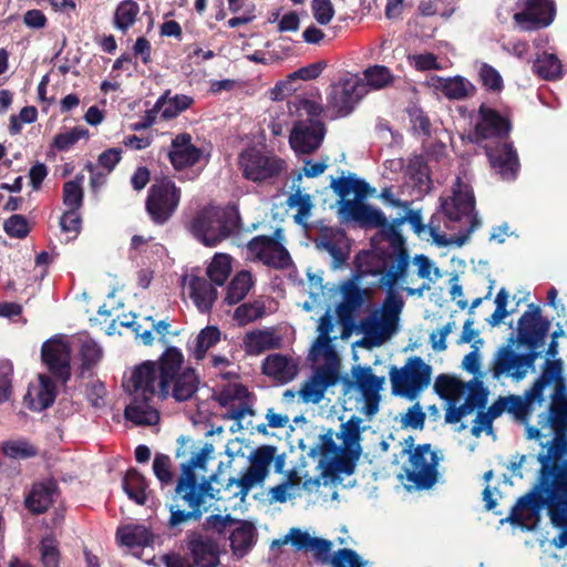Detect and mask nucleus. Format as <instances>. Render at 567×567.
<instances>
[{
    "mask_svg": "<svg viewBox=\"0 0 567 567\" xmlns=\"http://www.w3.org/2000/svg\"><path fill=\"white\" fill-rule=\"evenodd\" d=\"M220 340V330L215 326H208L200 330L196 338L194 355L202 360L206 352Z\"/></svg>",
    "mask_w": 567,
    "mask_h": 567,
    "instance_id": "57",
    "label": "nucleus"
},
{
    "mask_svg": "<svg viewBox=\"0 0 567 567\" xmlns=\"http://www.w3.org/2000/svg\"><path fill=\"white\" fill-rule=\"evenodd\" d=\"M181 200V189L174 182L163 178L148 189L146 210L156 224L166 223L176 212Z\"/></svg>",
    "mask_w": 567,
    "mask_h": 567,
    "instance_id": "16",
    "label": "nucleus"
},
{
    "mask_svg": "<svg viewBox=\"0 0 567 567\" xmlns=\"http://www.w3.org/2000/svg\"><path fill=\"white\" fill-rule=\"evenodd\" d=\"M321 272L307 271V281L302 282L305 291L309 293V300L301 305L305 311H313L322 306L324 291Z\"/></svg>",
    "mask_w": 567,
    "mask_h": 567,
    "instance_id": "44",
    "label": "nucleus"
},
{
    "mask_svg": "<svg viewBox=\"0 0 567 567\" xmlns=\"http://www.w3.org/2000/svg\"><path fill=\"white\" fill-rule=\"evenodd\" d=\"M252 286L251 275L248 271L238 272L229 284L226 295V302L229 305L241 301Z\"/></svg>",
    "mask_w": 567,
    "mask_h": 567,
    "instance_id": "53",
    "label": "nucleus"
},
{
    "mask_svg": "<svg viewBox=\"0 0 567 567\" xmlns=\"http://www.w3.org/2000/svg\"><path fill=\"white\" fill-rule=\"evenodd\" d=\"M309 357L313 361L324 360L329 364L328 368L336 369L334 365L338 363V357L331 344V338L317 337L310 349Z\"/></svg>",
    "mask_w": 567,
    "mask_h": 567,
    "instance_id": "56",
    "label": "nucleus"
},
{
    "mask_svg": "<svg viewBox=\"0 0 567 567\" xmlns=\"http://www.w3.org/2000/svg\"><path fill=\"white\" fill-rule=\"evenodd\" d=\"M542 392L543 385L539 382H536L526 393L525 399L517 395L506 396V408L507 412L513 414L520 423L525 424L526 437L528 440L540 441L543 437L553 436V439L547 443L540 442V445L543 446V451L540 453H547L548 449L559 434L558 425L554 422L555 409H557V406H564L567 409V400L561 398L553 400L548 411L539 414L538 416V424L540 427H535L528 424L530 405L536 399L542 400ZM561 432L563 437L567 439V424L564 426Z\"/></svg>",
    "mask_w": 567,
    "mask_h": 567,
    "instance_id": "6",
    "label": "nucleus"
},
{
    "mask_svg": "<svg viewBox=\"0 0 567 567\" xmlns=\"http://www.w3.org/2000/svg\"><path fill=\"white\" fill-rule=\"evenodd\" d=\"M437 456L429 445L416 447L404 465L409 487L429 488L437 480Z\"/></svg>",
    "mask_w": 567,
    "mask_h": 567,
    "instance_id": "18",
    "label": "nucleus"
},
{
    "mask_svg": "<svg viewBox=\"0 0 567 567\" xmlns=\"http://www.w3.org/2000/svg\"><path fill=\"white\" fill-rule=\"evenodd\" d=\"M280 338L271 329H258L246 333L243 347L247 354L258 355L264 351L278 348Z\"/></svg>",
    "mask_w": 567,
    "mask_h": 567,
    "instance_id": "39",
    "label": "nucleus"
},
{
    "mask_svg": "<svg viewBox=\"0 0 567 567\" xmlns=\"http://www.w3.org/2000/svg\"><path fill=\"white\" fill-rule=\"evenodd\" d=\"M79 341L83 364L87 368L95 364L102 357V350L99 344L87 337L80 338Z\"/></svg>",
    "mask_w": 567,
    "mask_h": 567,
    "instance_id": "63",
    "label": "nucleus"
},
{
    "mask_svg": "<svg viewBox=\"0 0 567 567\" xmlns=\"http://www.w3.org/2000/svg\"><path fill=\"white\" fill-rule=\"evenodd\" d=\"M474 195L471 186L461 177H457L452 188V195L442 198L441 208L451 221L465 219L470 225L465 233L447 238L440 231L439 226H435L432 221L429 225H423L422 215L417 210H409L406 219L416 234L420 235L423 231H427L437 246L455 245L456 247H462L481 225V220L474 214Z\"/></svg>",
    "mask_w": 567,
    "mask_h": 567,
    "instance_id": "4",
    "label": "nucleus"
},
{
    "mask_svg": "<svg viewBox=\"0 0 567 567\" xmlns=\"http://www.w3.org/2000/svg\"><path fill=\"white\" fill-rule=\"evenodd\" d=\"M56 386L52 379L40 374L37 382L29 385L24 395V402L33 411H42L49 408L55 400Z\"/></svg>",
    "mask_w": 567,
    "mask_h": 567,
    "instance_id": "35",
    "label": "nucleus"
},
{
    "mask_svg": "<svg viewBox=\"0 0 567 567\" xmlns=\"http://www.w3.org/2000/svg\"><path fill=\"white\" fill-rule=\"evenodd\" d=\"M117 540L126 547H144L151 543L152 535L141 525H127L117 529Z\"/></svg>",
    "mask_w": 567,
    "mask_h": 567,
    "instance_id": "48",
    "label": "nucleus"
},
{
    "mask_svg": "<svg viewBox=\"0 0 567 567\" xmlns=\"http://www.w3.org/2000/svg\"><path fill=\"white\" fill-rule=\"evenodd\" d=\"M255 528L247 522H240L231 529L229 540L235 556L244 557L255 545Z\"/></svg>",
    "mask_w": 567,
    "mask_h": 567,
    "instance_id": "41",
    "label": "nucleus"
},
{
    "mask_svg": "<svg viewBox=\"0 0 567 567\" xmlns=\"http://www.w3.org/2000/svg\"><path fill=\"white\" fill-rule=\"evenodd\" d=\"M140 10L138 3L134 0L121 1L114 12V28L126 33L127 30L136 22Z\"/></svg>",
    "mask_w": 567,
    "mask_h": 567,
    "instance_id": "47",
    "label": "nucleus"
},
{
    "mask_svg": "<svg viewBox=\"0 0 567 567\" xmlns=\"http://www.w3.org/2000/svg\"><path fill=\"white\" fill-rule=\"evenodd\" d=\"M214 446L205 443L195 446L189 457L182 463V474L177 481L175 492L189 507V512L179 508L178 505H171L169 526L176 527L189 520H197L212 508L215 497L212 476L206 480L207 464L214 458Z\"/></svg>",
    "mask_w": 567,
    "mask_h": 567,
    "instance_id": "3",
    "label": "nucleus"
},
{
    "mask_svg": "<svg viewBox=\"0 0 567 567\" xmlns=\"http://www.w3.org/2000/svg\"><path fill=\"white\" fill-rule=\"evenodd\" d=\"M151 398H132V402L125 408V419L135 425H154L159 420L157 409L152 404Z\"/></svg>",
    "mask_w": 567,
    "mask_h": 567,
    "instance_id": "38",
    "label": "nucleus"
},
{
    "mask_svg": "<svg viewBox=\"0 0 567 567\" xmlns=\"http://www.w3.org/2000/svg\"><path fill=\"white\" fill-rule=\"evenodd\" d=\"M359 260L363 275L379 276L380 286L388 292L381 307L361 319L358 326L363 334V346L380 347L399 329L404 301L395 288L405 278L409 256L400 250L396 255H368L360 257Z\"/></svg>",
    "mask_w": 567,
    "mask_h": 567,
    "instance_id": "1",
    "label": "nucleus"
},
{
    "mask_svg": "<svg viewBox=\"0 0 567 567\" xmlns=\"http://www.w3.org/2000/svg\"><path fill=\"white\" fill-rule=\"evenodd\" d=\"M334 567H371L352 549H340L331 558Z\"/></svg>",
    "mask_w": 567,
    "mask_h": 567,
    "instance_id": "61",
    "label": "nucleus"
},
{
    "mask_svg": "<svg viewBox=\"0 0 567 567\" xmlns=\"http://www.w3.org/2000/svg\"><path fill=\"white\" fill-rule=\"evenodd\" d=\"M188 549L198 567H216L220 563L223 545L219 537L210 534L192 533L188 536Z\"/></svg>",
    "mask_w": 567,
    "mask_h": 567,
    "instance_id": "21",
    "label": "nucleus"
},
{
    "mask_svg": "<svg viewBox=\"0 0 567 567\" xmlns=\"http://www.w3.org/2000/svg\"><path fill=\"white\" fill-rule=\"evenodd\" d=\"M478 115L475 131L482 138L503 137L511 130L508 120L485 104L481 105Z\"/></svg>",
    "mask_w": 567,
    "mask_h": 567,
    "instance_id": "32",
    "label": "nucleus"
},
{
    "mask_svg": "<svg viewBox=\"0 0 567 567\" xmlns=\"http://www.w3.org/2000/svg\"><path fill=\"white\" fill-rule=\"evenodd\" d=\"M183 354L177 348H168L161 357L159 363L145 361L137 365L124 383L132 398H159L169 394V383L179 371Z\"/></svg>",
    "mask_w": 567,
    "mask_h": 567,
    "instance_id": "5",
    "label": "nucleus"
},
{
    "mask_svg": "<svg viewBox=\"0 0 567 567\" xmlns=\"http://www.w3.org/2000/svg\"><path fill=\"white\" fill-rule=\"evenodd\" d=\"M360 424L361 420L355 416L343 423L337 433L339 445L334 443L332 433L322 437L320 462L327 470L346 474L353 472L354 463L361 454Z\"/></svg>",
    "mask_w": 567,
    "mask_h": 567,
    "instance_id": "8",
    "label": "nucleus"
},
{
    "mask_svg": "<svg viewBox=\"0 0 567 567\" xmlns=\"http://www.w3.org/2000/svg\"><path fill=\"white\" fill-rule=\"evenodd\" d=\"M288 539L298 549L311 550L316 558L327 561L332 550L330 540L311 536L308 532L298 528H291Z\"/></svg>",
    "mask_w": 567,
    "mask_h": 567,
    "instance_id": "37",
    "label": "nucleus"
},
{
    "mask_svg": "<svg viewBox=\"0 0 567 567\" xmlns=\"http://www.w3.org/2000/svg\"><path fill=\"white\" fill-rule=\"evenodd\" d=\"M322 72V68L320 64H310L308 66L301 68L288 76V80L281 83H278L275 89L271 91L275 100L282 99L287 92L293 91L295 89L291 86V81L296 79L300 80H313L320 75Z\"/></svg>",
    "mask_w": 567,
    "mask_h": 567,
    "instance_id": "51",
    "label": "nucleus"
},
{
    "mask_svg": "<svg viewBox=\"0 0 567 567\" xmlns=\"http://www.w3.org/2000/svg\"><path fill=\"white\" fill-rule=\"evenodd\" d=\"M483 346V340H475L472 344L473 350L467 353L462 360V368L473 374V379L467 383V390L471 395H477L480 403L486 402L488 390L484 385V379L489 375L488 370L486 372L481 370L482 355L480 348Z\"/></svg>",
    "mask_w": 567,
    "mask_h": 567,
    "instance_id": "27",
    "label": "nucleus"
},
{
    "mask_svg": "<svg viewBox=\"0 0 567 567\" xmlns=\"http://www.w3.org/2000/svg\"><path fill=\"white\" fill-rule=\"evenodd\" d=\"M55 484L52 482L34 484L25 498V506L33 513H43L53 502Z\"/></svg>",
    "mask_w": 567,
    "mask_h": 567,
    "instance_id": "43",
    "label": "nucleus"
},
{
    "mask_svg": "<svg viewBox=\"0 0 567 567\" xmlns=\"http://www.w3.org/2000/svg\"><path fill=\"white\" fill-rule=\"evenodd\" d=\"M520 11L514 14L515 23L522 30H536L548 27L555 17L553 0H519Z\"/></svg>",
    "mask_w": 567,
    "mask_h": 567,
    "instance_id": "20",
    "label": "nucleus"
},
{
    "mask_svg": "<svg viewBox=\"0 0 567 567\" xmlns=\"http://www.w3.org/2000/svg\"><path fill=\"white\" fill-rule=\"evenodd\" d=\"M262 372L280 383H288L297 377L298 363L291 357L272 353L264 360Z\"/></svg>",
    "mask_w": 567,
    "mask_h": 567,
    "instance_id": "36",
    "label": "nucleus"
},
{
    "mask_svg": "<svg viewBox=\"0 0 567 567\" xmlns=\"http://www.w3.org/2000/svg\"><path fill=\"white\" fill-rule=\"evenodd\" d=\"M384 383L385 378L375 375L371 367H352L348 386L358 393V401L362 404L361 410L365 415L372 416L379 411Z\"/></svg>",
    "mask_w": 567,
    "mask_h": 567,
    "instance_id": "15",
    "label": "nucleus"
},
{
    "mask_svg": "<svg viewBox=\"0 0 567 567\" xmlns=\"http://www.w3.org/2000/svg\"><path fill=\"white\" fill-rule=\"evenodd\" d=\"M192 141V135L188 133L177 134L172 140L168 157L175 169L181 171L190 167L202 159L203 151L195 146Z\"/></svg>",
    "mask_w": 567,
    "mask_h": 567,
    "instance_id": "29",
    "label": "nucleus"
},
{
    "mask_svg": "<svg viewBox=\"0 0 567 567\" xmlns=\"http://www.w3.org/2000/svg\"><path fill=\"white\" fill-rule=\"evenodd\" d=\"M370 255H380L379 252H362L357 256L358 275L353 279H348L339 285L341 300L337 305L336 311L341 322H351L355 313L371 299L370 289H362L358 281L365 277L361 270L360 257Z\"/></svg>",
    "mask_w": 567,
    "mask_h": 567,
    "instance_id": "17",
    "label": "nucleus"
},
{
    "mask_svg": "<svg viewBox=\"0 0 567 567\" xmlns=\"http://www.w3.org/2000/svg\"><path fill=\"white\" fill-rule=\"evenodd\" d=\"M277 449L271 445H264L249 455V467L241 475L245 489H252L262 484L269 473V466L275 460Z\"/></svg>",
    "mask_w": 567,
    "mask_h": 567,
    "instance_id": "26",
    "label": "nucleus"
},
{
    "mask_svg": "<svg viewBox=\"0 0 567 567\" xmlns=\"http://www.w3.org/2000/svg\"><path fill=\"white\" fill-rule=\"evenodd\" d=\"M182 293L193 301L198 311L209 312L217 299L216 288L204 277L194 272L185 274L181 280Z\"/></svg>",
    "mask_w": 567,
    "mask_h": 567,
    "instance_id": "22",
    "label": "nucleus"
},
{
    "mask_svg": "<svg viewBox=\"0 0 567 567\" xmlns=\"http://www.w3.org/2000/svg\"><path fill=\"white\" fill-rule=\"evenodd\" d=\"M247 248L250 257L256 258L268 266L284 268L290 262V256L287 249L278 239L258 236L249 241Z\"/></svg>",
    "mask_w": 567,
    "mask_h": 567,
    "instance_id": "24",
    "label": "nucleus"
},
{
    "mask_svg": "<svg viewBox=\"0 0 567 567\" xmlns=\"http://www.w3.org/2000/svg\"><path fill=\"white\" fill-rule=\"evenodd\" d=\"M175 380L172 395L176 401H186L190 399L197 390L198 378L190 368L185 369L182 373L173 378Z\"/></svg>",
    "mask_w": 567,
    "mask_h": 567,
    "instance_id": "46",
    "label": "nucleus"
},
{
    "mask_svg": "<svg viewBox=\"0 0 567 567\" xmlns=\"http://www.w3.org/2000/svg\"><path fill=\"white\" fill-rule=\"evenodd\" d=\"M311 12L313 19L320 25L329 24L334 17V8L331 0H312Z\"/></svg>",
    "mask_w": 567,
    "mask_h": 567,
    "instance_id": "64",
    "label": "nucleus"
},
{
    "mask_svg": "<svg viewBox=\"0 0 567 567\" xmlns=\"http://www.w3.org/2000/svg\"><path fill=\"white\" fill-rule=\"evenodd\" d=\"M554 422L558 425L559 434L547 453H539L540 464L538 487L544 495L551 524L560 532L551 544L557 548L567 547V439L563 437V429L567 424V409H555Z\"/></svg>",
    "mask_w": 567,
    "mask_h": 567,
    "instance_id": "2",
    "label": "nucleus"
},
{
    "mask_svg": "<svg viewBox=\"0 0 567 567\" xmlns=\"http://www.w3.org/2000/svg\"><path fill=\"white\" fill-rule=\"evenodd\" d=\"M389 379L394 395L412 401L430 385L432 367L421 357L413 355L408 358L401 368L392 365L389 370Z\"/></svg>",
    "mask_w": 567,
    "mask_h": 567,
    "instance_id": "11",
    "label": "nucleus"
},
{
    "mask_svg": "<svg viewBox=\"0 0 567 567\" xmlns=\"http://www.w3.org/2000/svg\"><path fill=\"white\" fill-rule=\"evenodd\" d=\"M486 153L494 169L503 179H514L519 167L518 157L511 144L486 147Z\"/></svg>",
    "mask_w": 567,
    "mask_h": 567,
    "instance_id": "33",
    "label": "nucleus"
},
{
    "mask_svg": "<svg viewBox=\"0 0 567 567\" xmlns=\"http://www.w3.org/2000/svg\"><path fill=\"white\" fill-rule=\"evenodd\" d=\"M0 450L9 458H29L37 454V449L25 439H10L0 444Z\"/></svg>",
    "mask_w": 567,
    "mask_h": 567,
    "instance_id": "54",
    "label": "nucleus"
},
{
    "mask_svg": "<svg viewBox=\"0 0 567 567\" xmlns=\"http://www.w3.org/2000/svg\"><path fill=\"white\" fill-rule=\"evenodd\" d=\"M266 313V308L262 301L255 300L252 302H245L238 306L234 312V319L238 324L245 326L252 322Z\"/></svg>",
    "mask_w": 567,
    "mask_h": 567,
    "instance_id": "58",
    "label": "nucleus"
},
{
    "mask_svg": "<svg viewBox=\"0 0 567 567\" xmlns=\"http://www.w3.org/2000/svg\"><path fill=\"white\" fill-rule=\"evenodd\" d=\"M287 205L290 209L296 210V223L306 226L315 206L311 196L298 188L288 197Z\"/></svg>",
    "mask_w": 567,
    "mask_h": 567,
    "instance_id": "50",
    "label": "nucleus"
},
{
    "mask_svg": "<svg viewBox=\"0 0 567 567\" xmlns=\"http://www.w3.org/2000/svg\"><path fill=\"white\" fill-rule=\"evenodd\" d=\"M83 177H76L74 181L66 182L63 188V202L69 209H79L83 200L82 190Z\"/></svg>",
    "mask_w": 567,
    "mask_h": 567,
    "instance_id": "59",
    "label": "nucleus"
},
{
    "mask_svg": "<svg viewBox=\"0 0 567 567\" xmlns=\"http://www.w3.org/2000/svg\"><path fill=\"white\" fill-rule=\"evenodd\" d=\"M218 403L225 409L223 417L231 421L230 431L238 432L252 426L254 400L248 390L239 383H229L217 393Z\"/></svg>",
    "mask_w": 567,
    "mask_h": 567,
    "instance_id": "12",
    "label": "nucleus"
},
{
    "mask_svg": "<svg viewBox=\"0 0 567 567\" xmlns=\"http://www.w3.org/2000/svg\"><path fill=\"white\" fill-rule=\"evenodd\" d=\"M41 560L45 567H58L60 554L52 536L43 537L40 544Z\"/></svg>",
    "mask_w": 567,
    "mask_h": 567,
    "instance_id": "62",
    "label": "nucleus"
},
{
    "mask_svg": "<svg viewBox=\"0 0 567 567\" xmlns=\"http://www.w3.org/2000/svg\"><path fill=\"white\" fill-rule=\"evenodd\" d=\"M330 187L341 198L339 202L338 214L343 221H362L383 225L386 219L383 214L357 200L346 199L353 194L358 198H364L369 193V185L357 178L354 175L348 177H332Z\"/></svg>",
    "mask_w": 567,
    "mask_h": 567,
    "instance_id": "9",
    "label": "nucleus"
},
{
    "mask_svg": "<svg viewBox=\"0 0 567 567\" xmlns=\"http://www.w3.org/2000/svg\"><path fill=\"white\" fill-rule=\"evenodd\" d=\"M337 380V369L320 368L302 384L297 394L303 403L317 404L322 400L327 389L336 384Z\"/></svg>",
    "mask_w": 567,
    "mask_h": 567,
    "instance_id": "28",
    "label": "nucleus"
},
{
    "mask_svg": "<svg viewBox=\"0 0 567 567\" xmlns=\"http://www.w3.org/2000/svg\"><path fill=\"white\" fill-rule=\"evenodd\" d=\"M243 176L251 182H262L280 173L284 162L256 147L243 151L238 158Z\"/></svg>",
    "mask_w": 567,
    "mask_h": 567,
    "instance_id": "19",
    "label": "nucleus"
},
{
    "mask_svg": "<svg viewBox=\"0 0 567 567\" xmlns=\"http://www.w3.org/2000/svg\"><path fill=\"white\" fill-rule=\"evenodd\" d=\"M123 489L130 499L138 505L146 502L147 483L145 477L136 470H130L123 478Z\"/></svg>",
    "mask_w": 567,
    "mask_h": 567,
    "instance_id": "49",
    "label": "nucleus"
},
{
    "mask_svg": "<svg viewBox=\"0 0 567 567\" xmlns=\"http://www.w3.org/2000/svg\"><path fill=\"white\" fill-rule=\"evenodd\" d=\"M236 208L208 207L200 210L192 223L193 235L206 246H216L231 233L241 229Z\"/></svg>",
    "mask_w": 567,
    "mask_h": 567,
    "instance_id": "10",
    "label": "nucleus"
},
{
    "mask_svg": "<svg viewBox=\"0 0 567 567\" xmlns=\"http://www.w3.org/2000/svg\"><path fill=\"white\" fill-rule=\"evenodd\" d=\"M535 358L534 353L516 351L512 344L502 346L489 362V377L495 381L511 379L520 382L534 371Z\"/></svg>",
    "mask_w": 567,
    "mask_h": 567,
    "instance_id": "13",
    "label": "nucleus"
},
{
    "mask_svg": "<svg viewBox=\"0 0 567 567\" xmlns=\"http://www.w3.org/2000/svg\"><path fill=\"white\" fill-rule=\"evenodd\" d=\"M364 85H367V93L371 90H382L390 86L394 81V75L384 65H373L364 70L361 76Z\"/></svg>",
    "mask_w": 567,
    "mask_h": 567,
    "instance_id": "52",
    "label": "nucleus"
},
{
    "mask_svg": "<svg viewBox=\"0 0 567 567\" xmlns=\"http://www.w3.org/2000/svg\"><path fill=\"white\" fill-rule=\"evenodd\" d=\"M42 359L50 372L59 380L65 382L70 377V350L68 346L58 340H51L42 346Z\"/></svg>",
    "mask_w": 567,
    "mask_h": 567,
    "instance_id": "30",
    "label": "nucleus"
},
{
    "mask_svg": "<svg viewBox=\"0 0 567 567\" xmlns=\"http://www.w3.org/2000/svg\"><path fill=\"white\" fill-rule=\"evenodd\" d=\"M533 71L544 80H557L563 75V64L556 54L544 52L534 61Z\"/></svg>",
    "mask_w": 567,
    "mask_h": 567,
    "instance_id": "45",
    "label": "nucleus"
},
{
    "mask_svg": "<svg viewBox=\"0 0 567 567\" xmlns=\"http://www.w3.org/2000/svg\"><path fill=\"white\" fill-rule=\"evenodd\" d=\"M289 112L300 118L295 122L290 132L291 148L299 154H310L321 145L326 127L317 117L323 112V106L315 100L296 96L288 103Z\"/></svg>",
    "mask_w": 567,
    "mask_h": 567,
    "instance_id": "7",
    "label": "nucleus"
},
{
    "mask_svg": "<svg viewBox=\"0 0 567 567\" xmlns=\"http://www.w3.org/2000/svg\"><path fill=\"white\" fill-rule=\"evenodd\" d=\"M427 84L436 93H441L449 100H464L475 93V86L467 79L460 75L452 78L433 75L427 80Z\"/></svg>",
    "mask_w": 567,
    "mask_h": 567,
    "instance_id": "31",
    "label": "nucleus"
},
{
    "mask_svg": "<svg viewBox=\"0 0 567 567\" xmlns=\"http://www.w3.org/2000/svg\"><path fill=\"white\" fill-rule=\"evenodd\" d=\"M193 102V97L188 95H171V92L167 91L157 100L155 109L161 113L162 117L169 120L186 111Z\"/></svg>",
    "mask_w": 567,
    "mask_h": 567,
    "instance_id": "42",
    "label": "nucleus"
},
{
    "mask_svg": "<svg viewBox=\"0 0 567 567\" xmlns=\"http://www.w3.org/2000/svg\"><path fill=\"white\" fill-rule=\"evenodd\" d=\"M230 272L231 258L226 254H216L207 267L208 277L217 286L224 285Z\"/></svg>",
    "mask_w": 567,
    "mask_h": 567,
    "instance_id": "55",
    "label": "nucleus"
},
{
    "mask_svg": "<svg viewBox=\"0 0 567 567\" xmlns=\"http://www.w3.org/2000/svg\"><path fill=\"white\" fill-rule=\"evenodd\" d=\"M319 487V481H306L301 484L298 476L288 477L281 484L271 487L268 492L270 502L272 503H285L287 501L295 499L301 495L302 488H311V486Z\"/></svg>",
    "mask_w": 567,
    "mask_h": 567,
    "instance_id": "40",
    "label": "nucleus"
},
{
    "mask_svg": "<svg viewBox=\"0 0 567 567\" xmlns=\"http://www.w3.org/2000/svg\"><path fill=\"white\" fill-rule=\"evenodd\" d=\"M315 244L320 251L331 257L334 269L340 268L350 256V240L341 229H323L315 239Z\"/></svg>",
    "mask_w": 567,
    "mask_h": 567,
    "instance_id": "25",
    "label": "nucleus"
},
{
    "mask_svg": "<svg viewBox=\"0 0 567 567\" xmlns=\"http://www.w3.org/2000/svg\"><path fill=\"white\" fill-rule=\"evenodd\" d=\"M250 491L245 489L243 477L231 478L221 489L214 488L215 497L212 507L215 506V509L219 512L241 507Z\"/></svg>",
    "mask_w": 567,
    "mask_h": 567,
    "instance_id": "34",
    "label": "nucleus"
},
{
    "mask_svg": "<svg viewBox=\"0 0 567 567\" xmlns=\"http://www.w3.org/2000/svg\"><path fill=\"white\" fill-rule=\"evenodd\" d=\"M536 508L535 497L533 495H526L518 499L516 505L513 507L508 520L513 524L523 525L524 519L532 514Z\"/></svg>",
    "mask_w": 567,
    "mask_h": 567,
    "instance_id": "60",
    "label": "nucleus"
},
{
    "mask_svg": "<svg viewBox=\"0 0 567 567\" xmlns=\"http://www.w3.org/2000/svg\"><path fill=\"white\" fill-rule=\"evenodd\" d=\"M548 329L549 322L542 317L540 308L530 303L518 320V340L526 346L537 347L545 339Z\"/></svg>",
    "mask_w": 567,
    "mask_h": 567,
    "instance_id": "23",
    "label": "nucleus"
},
{
    "mask_svg": "<svg viewBox=\"0 0 567 567\" xmlns=\"http://www.w3.org/2000/svg\"><path fill=\"white\" fill-rule=\"evenodd\" d=\"M367 94V85L358 74L348 73L331 85L327 100V111L336 117L349 115Z\"/></svg>",
    "mask_w": 567,
    "mask_h": 567,
    "instance_id": "14",
    "label": "nucleus"
}]
</instances>
